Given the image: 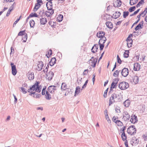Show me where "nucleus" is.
Here are the masks:
<instances>
[{"label":"nucleus","mask_w":147,"mask_h":147,"mask_svg":"<svg viewBox=\"0 0 147 147\" xmlns=\"http://www.w3.org/2000/svg\"><path fill=\"white\" fill-rule=\"evenodd\" d=\"M115 111L117 113H120V108L119 107H116L115 108Z\"/></svg>","instance_id":"09e8293b"},{"label":"nucleus","mask_w":147,"mask_h":147,"mask_svg":"<svg viewBox=\"0 0 147 147\" xmlns=\"http://www.w3.org/2000/svg\"><path fill=\"white\" fill-rule=\"evenodd\" d=\"M88 82V80H87L86 81L84 85L83 86L82 88H85L86 87V86L87 85V84Z\"/></svg>","instance_id":"bf43d9fd"},{"label":"nucleus","mask_w":147,"mask_h":147,"mask_svg":"<svg viewBox=\"0 0 147 147\" xmlns=\"http://www.w3.org/2000/svg\"><path fill=\"white\" fill-rule=\"evenodd\" d=\"M122 75L124 77H126L129 74L128 69L127 68H124L122 69L121 72Z\"/></svg>","instance_id":"4468645a"},{"label":"nucleus","mask_w":147,"mask_h":147,"mask_svg":"<svg viewBox=\"0 0 147 147\" xmlns=\"http://www.w3.org/2000/svg\"><path fill=\"white\" fill-rule=\"evenodd\" d=\"M130 118V116L127 112H125L123 118L126 120H128Z\"/></svg>","instance_id":"a878e982"},{"label":"nucleus","mask_w":147,"mask_h":147,"mask_svg":"<svg viewBox=\"0 0 147 147\" xmlns=\"http://www.w3.org/2000/svg\"><path fill=\"white\" fill-rule=\"evenodd\" d=\"M145 57L146 56L144 55H143L140 58V59H141L142 61H144L145 59Z\"/></svg>","instance_id":"680f3d73"},{"label":"nucleus","mask_w":147,"mask_h":147,"mask_svg":"<svg viewBox=\"0 0 147 147\" xmlns=\"http://www.w3.org/2000/svg\"><path fill=\"white\" fill-rule=\"evenodd\" d=\"M105 32L102 31H100L98 32L96 34L97 37L100 38L99 42L100 45V50L103 49L104 47V44L106 40V38L105 36Z\"/></svg>","instance_id":"f257e3e1"},{"label":"nucleus","mask_w":147,"mask_h":147,"mask_svg":"<svg viewBox=\"0 0 147 147\" xmlns=\"http://www.w3.org/2000/svg\"><path fill=\"white\" fill-rule=\"evenodd\" d=\"M115 123L118 127H121L123 126V123L119 120L117 121Z\"/></svg>","instance_id":"473e14b6"},{"label":"nucleus","mask_w":147,"mask_h":147,"mask_svg":"<svg viewBox=\"0 0 147 147\" xmlns=\"http://www.w3.org/2000/svg\"><path fill=\"white\" fill-rule=\"evenodd\" d=\"M127 133L130 135H134L136 133V129L134 125L129 126L127 130Z\"/></svg>","instance_id":"20e7f679"},{"label":"nucleus","mask_w":147,"mask_h":147,"mask_svg":"<svg viewBox=\"0 0 147 147\" xmlns=\"http://www.w3.org/2000/svg\"><path fill=\"white\" fill-rule=\"evenodd\" d=\"M29 24L31 27L33 28L35 25V22L33 20H30L29 22Z\"/></svg>","instance_id":"f704fd0d"},{"label":"nucleus","mask_w":147,"mask_h":147,"mask_svg":"<svg viewBox=\"0 0 147 147\" xmlns=\"http://www.w3.org/2000/svg\"><path fill=\"white\" fill-rule=\"evenodd\" d=\"M37 3L35 4L34 7L33 9V11L35 12L40 7L41 5L42 4V0H36Z\"/></svg>","instance_id":"1a4fd4ad"},{"label":"nucleus","mask_w":147,"mask_h":147,"mask_svg":"<svg viewBox=\"0 0 147 147\" xmlns=\"http://www.w3.org/2000/svg\"><path fill=\"white\" fill-rule=\"evenodd\" d=\"M21 16H20V17L18 19H17V20L14 22V23L13 24V26L14 25H15L18 23V22L19 21V20L20 19V18H21Z\"/></svg>","instance_id":"5fc2aeb1"},{"label":"nucleus","mask_w":147,"mask_h":147,"mask_svg":"<svg viewBox=\"0 0 147 147\" xmlns=\"http://www.w3.org/2000/svg\"><path fill=\"white\" fill-rule=\"evenodd\" d=\"M108 91V89H106L104 92V93L103 95L104 97L106 98L107 96V93Z\"/></svg>","instance_id":"4d7b16f0"},{"label":"nucleus","mask_w":147,"mask_h":147,"mask_svg":"<svg viewBox=\"0 0 147 147\" xmlns=\"http://www.w3.org/2000/svg\"><path fill=\"white\" fill-rule=\"evenodd\" d=\"M129 14V12L128 11H124L123 13V17L124 18H126L128 16Z\"/></svg>","instance_id":"37998d69"},{"label":"nucleus","mask_w":147,"mask_h":147,"mask_svg":"<svg viewBox=\"0 0 147 147\" xmlns=\"http://www.w3.org/2000/svg\"><path fill=\"white\" fill-rule=\"evenodd\" d=\"M144 22L142 21L136 26L135 30L137 31L140 29H142L143 28Z\"/></svg>","instance_id":"a211bd4d"},{"label":"nucleus","mask_w":147,"mask_h":147,"mask_svg":"<svg viewBox=\"0 0 147 147\" xmlns=\"http://www.w3.org/2000/svg\"><path fill=\"white\" fill-rule=\"evenodd\" d=\"M43 66V64L42 62H39L37 65V70L38 71H40L42 69Z\"/></svg>","instance_id":"b1692460"},{"label":"nucleus","mask_w":147,"mask_h":147,"mask_svg":"<svg viewBox=\"0 0 147 147\" xmlns=\"http://www.w3.org/2000/svg\"><path fill=\"white\" fill-rule=\"evenodd\" d=\"M52 54V51L51 49L48 51H47V53L46 54V56L47 57H49Z\"/></svg>","instance_id":"2f4dec72"},{"label":"nucleus","mask_w":147,"mask_h":147,"mask_svg":"<svg viewBox=\"0 0 147 147\" xmlns=\"http://www.w3.org/2000/svg\"><path fill=\"white\" fill-rule=\"evenodd\" d=\"M10 65L11 67L12 74L13 75L15 76L17 72L16 66L12 62L11 63Z\"/></svg>","instance_id":"f8f14e48"},{"label":"nucleus","mask_w":147,"mask_h":147,"mask_svg":"<svg viewBox=\"0 0 147 147\" xmlns=\"http://www.w3.org/2000/svg\"><path fill=\"white\" fill-rule=\"evenodd\" d=\"M140 15H138L137 16V18H138L137 21L136 22L133 24V25H135L137 24V23L140 21Z\"/></svg>","instance_id":"49530a36"},{"label":"nucleus","mask_w":147,"mask_h":147,"mask_svg":"<svg viewBox=\"0 0 147 147\" xmlns=\"http://www.w3.org/2000/svg\"><path fill=\"white\" fill-rule=\"evenodd\" d=\"M27 76L28 79L30 80H33L34 78V77L33 73L30 72H28Z\"/></svg>","instance_id":"aec40b11"},{"label":"nucleus","mask_w":147,"mask_h":147,"mask_svg":"<svg viewBox=\"0 0 147 147\" xmlns=\"http://www.w3.org/2000/svg\"><path fill=\"white\" fill-rule=\"evenodd\" d=\"M119 87L122 90H124L129 87L128 83L125 82H122L119 84Z\"/></svg>","instance_id":"6e6552de"},{"label":"nucleus","mask_w":147,"mask_h":147,"mask_svg":"<svg viewBox=\"0 0 147 147\" xmlns=\"http://www.w3.org/2000/svg\"><path fill=\"white\" fill-rule=\"evenodd\" d=\"M54 76L53 73L51 71L49 72H47L46 74V78L49 80H52Z\"/></svg>","instance_id":"9b49d317"},{"label":"nucleus","mask_w":147,"mask_h":147,"mask_svg":"<svg viewBox=\"0 0 147 147\" xmlns=\"http://www.w3.org/2000/svg\"><path fill=\"white\" fill-rule=\"evenodd\" d=\"M137 121V116L135 115H132L131 116V118L130 119V121L132 123H134Z\"/></svg>","instance_id":"f3484780"},{"label":"nucleus","mask_w":147,"mask_h":147,"mask_svg":"<svg viewBox=\"0 0 147 147\" xmlns=\"http://www.w3.org/2000/svg\"><path fill=\"white\" fill-rule=\"evenodd\" d=\"M98 48V45L95 44L92 49V52L93 53H95L97 51Z\"/></svg>","instance_id":"4be33fe9"},{"label":"nucleus","mask_w":147,"mask_h":147,"mask_svg":"<svg viewBox=\"0 0 147 147\" xmlns=\"http://www.w3.org/2000/svg\"><path fill=\"white\" fill-rule=\"evenodd\" d=\"M14 52V49L13 47H11V52L10 53V54L11 55L12 52Z\"/></svg>","instance_id":"69168bd1"},{"label":"nucleus","mask_w":147,"mask_h":147,"mask_svg":"<svg viewBox=\"0 0 147 147\" xmlns=\"http://www.w3.org/2000/svg\"><path fill=\"white\" fill-rule=\"evenodd\" d=\"M45 88H43L42 91V95H44L45 94Z\"/></svg>","instance_id":"e2e57ef3"},{"label":"nucleus","mask_w":147,"mask_h":147,"mask_svg":"<svg viewBox=\"0 0 147 147\" xmlns=\"http://www.w3.org/2000/svg\"><path fill=\"white\" fill-rule=\"evenodd\" d=\"M140 68V65L138 63H134V70L135 71H139Z\"/></svg>","instance_id":"6ab92c4d"},{"label":"nucleus","mask_w":147,"mask_h":147,"mask_svg":"<svg viewBox=\"0 0 147 147\" xmlns=\"http://www.w3.org/2000/svg\"><path fill=\"white\" fill-rule=\"evenodd\" d=\"M80 88L79 86H77L76 87V90H75V95L76 96V94H78L80 92Z\"/></svg>","instance_id":"58836bf2"},{"label":"nucleus","mask_w":147,"mask_h":147,"mask_svg":"<svg viewBox=\"0 0 147 147\" xmlns=\"http://www.w3.org/2000/svg\"><path fill=\"white\" fill-rule=\"evenodd\" d=\"M125 126H123L122 127L120 130V132L122 133L121 135V138L122 140L123 141L127 140V136L125 133L124 130L125 129Z\"/></svg>","instance_id":"0eeeda50"},{"label":"nucleus","mask_w":147,"mask_h":147,"mask_svg":"<svg viewBox=\"0 0 147 147\" xmlns=\"http://www.w3.org/2000/svg\"><path fill=\"white\" fill-rule=\"evenodd\" d=\"M63 18V16L62 15L59 14L58 15L57 17V19L59 22H61L62 21Z\"/></svg>","instance_id":"c9c22d12"},{"label":"nucleus","mask_w":147,"mask_h":147,"mask_svg":"<svg viewBox=\"0 0 147 147\" xmlns=\"http://www.w3.org/2000/svg\"><path fill=\"white\" fill-rule=\"evenodd\" d=\"M133 35L132 34H130L127 38L126 41L127 42V47L129 48L132 47L133 44V40L132 39Z\"/></svg>","instance_id":"39448f33"},{"label":"nucleus","mask_w":147,"mask_h":147,"mask_svg":"<svg viewBox=\"0 0 147 147\" xmlns=\"http://www.w3.org/2000/svg\"><path fill=\"white\" fill-rule=\"evenodd\" d=\"M67 84L64 83H62L61 85V88L62 90H65L68 88Z\"/></svg>","instance_id":"7c9ffc66"},{"label":"nucleus","mask_w":147,"mask_h":147,"mask_svg":"<svg viewBox=\"0 0 147 147\" xmlns=\"http://www.w3.org/2000/svg\"><path fill=\"white\" fill-rule=\"evenodd\" d=\"M138 2V0H130V4L131 5H133L136 4Z\"/></svg>","instance_id":"72a5a7b5"},{"label":"nucleus","mask_w":147,"mask_h":147,"mask_svg":"<svg viewBox=\"0 0 147 147\" xmlns=\"http://www.w3.org/2000/svg\"><path fill=\"white\" fill-rule=\"evenodd\" d=\"M53 95L51 94L50 92H49V91L47 90L46 92L45 96L47 99H49L51 98V96Z\"/></svg>","instance_id":"c85d7f7f"},{"label":"nucleus","mask_w":147,"mask_h":147,"mask_svg":"<svg viewBox=\"0 0 147 147\" xmlns=\"http://www.w3.org/2000/svg\"><path fill=\"white\" fill-rule=\"evenodd\" d=\"M136 9V7L135 6H133L131 7L129 9V11L130 12H132L133 11H134Z\"/></svg>","instance_id":"c03bdc74"},{"label":"nucleus","mask_w":147,"mask_h":147,"mask_svg":"<svg viewBox=\"0 0 147 147\" xmlns=\"http://www.w3.org/2000/svg\"><path fill=\"white\" fill-rule=\"evenodd\" d=\"M92 76H93V78H92V81L93 83H94L95 80V75L94 74H93Z\"/></svg>","instance_id":"774afa93"},{"label":"nucleus","mask_w":147,"mask_h":147,"mask_svg":"<svg viewBox=\"0 0 147 147\" xmlns=\"http://www.w3.org/2000/svg\"><path fill=\"white\" fill-rule=\"evenodd\" d=\"M40 96V95L38 94H34L33 97L35 98H39Z\"/></svg>","instance_id":"6e6d98bb"},{"label":"nucleus","mask_w":147,"mask_h":147,"mask_svg":"<svg viewBox=\"0 0 147 147\" xmlns=\"http://www.w3.org/2000/svg\"><path fill=\"white\" fill-rule=\"evenodd\" d=\"M118 79L116 78L114 79L113 82V83H115V84H117V83L118 82Z\"/></svg>","instance_id":"0e129e2a"},{"label":"nucleus","mask_w":147,"mask_h":147,"mask_svg":"<svg viewBox=\"0 0 147 147\" xmlns=\"http://www.w3.org/2000/svg\"><path fill=\"white\" fill-rule=\"evenodd\" d=\"M39 82H36L32 87L28 90V92L31 93V94H34L36 92H40L41 90V88L39 86Z\"/></svg>","instance_id":"f03ea898"},{"label":"nucleus","mask_w":147,"mask_h":147,"mask_svg":"<svg viewBox=\"0 0 147 147\" xmlns=\"http://www.w3.org/2000/svg\"><path fill=\"white\" fill-rule=\"evenodd\" d=\"M139 79L138 77L137 76H133L131 80V82L134 84H137L139 82Z\"/></svg>","instance_id":"ddd939ff"},{"label":"nucleus","mask_w":147,"mask_h":147,"mask_svg":"<svg viewBox=\"0 0 147 147\" xmlns=\"http://www.w3.org/2000/svg\"><path fill=\"white\" fill-rule=\"evenodd\" d=\"M106 24L107 27L109 29H111L113 28V25L112 23L109 22H106Z\"/></svg>","instance_id":"cd10ccee"},{"label":"nucleus","mask_w":147,"mask_h":147,"mask_svg":"<svg viewBox=\"0 0 147 147\" xmlns=\"http://www.w3.org/2000/svg\"><path fill=\"white\" fill-rule=\"evenodd\" d=\"M128 51H125L124 54V57L125 58L129 56V54L128 53Z\"/></svg>","instance_id":"de8ad7c7"},{"label":"nucleus","mask_w":147,"mask_h":147,"mask_svg":"<svg viewBox=\"0 0 147 147\" xmlns=\"http://www.w3.org/2000/svg\"><path fill=\"white\" fill-rule=\"evenodd\" d=\"M113 8L112 6H109L107 7V9L108 10H110L111 9H112Z\"/></svg>","instance_id":"338daca9"},{"label":"nucleus","mask_w":147,"mask_h":147,"mask_svg":"<svg viewBox=\"0 0 147 147\" xmlns=\"http://www.w3.org/2000/svg\"><path fill=\"white\" fill-rule=\"evenodd\" d=\"M21 89L22 91L24 94H25L27 93V91L24 89L22 87L20 88Z\"/></svg>","instance_id":"052dcab7"},{"label":"nucleus","mask_w":147,"mask_h":147,"mask_svg":"<svg viewBox=\"0 0 147 147\" xmlns=\"http://www.w3.org/2000/svg\"><path fill=\"white\" fill-rule=\"evenodd\" d=\"M124 106L126 107H128L130 105V100L128 99L126 100L123 103Z\"/></svg>","instance_id":"c756f323"},{"label":"nucleus","mask_w":147,"mask_h":147,"mask_svg":"<svg viewBox=\"0 0 147 147\" xmlns=\"http://www.w3.org/2000/svg\"><path fill=\"white\" fill-rule=\"evenodd\" d=\"M147 13V7L145 9L144 11L141 13V15H142V16H144Z\"/></svg>","instance_id":"a19ab883"},{"label":"nucleus","mask_w":147,"mask_h":147,"mask_svg":"<svg viewBox=\"0 0 147 147\" xmlns=\"http://www.w3.org/2000/svg\"><path fill=\"white\" fill-rule=\"evenodd\" d=\"M38 15L36 13H32L30 14L29 16L27 18L26 21H28V20L29 19V18L33 17H38Z\"/></svg>","instance_id":"393cba45"},{"label":"nucleus","mask_w":147,"mask_h":147,"mask_svg":"<svg viewBox=\"0 0 147 147\" xmlns=\"http://www.w3.org/2000/svg\"><path fill=\"white\" fill-rule=\"evenodd\" d=\"M56 62V59L55 58H52L49 63V64L51 66H53Z\"/></svg>","instance_id":"5701e85b"},{"label":"nucleus","mask_w":147,"mask_h":147,"mask_svg":"<svg viewBox=\"0 0 147 147\" xmlns=\"http://www.w3.org/2000/svg\"><path fill=\"white\" fill-rule=\"evenodd\" d=\"M119 70H117L116 71L113 73V76L115 77H117L119 75Z\"/></svg>","instance_id":"ea45409f"},{"label":"nucleus","mask_w":147,"mask_h":147,"mask_svg":"<svg viewBox=\"0 0 147 147\" xmlns=\"http://www.w3.org/2000/svg\"><path fill=\"white\" fill-rule=\"evenodd\" d=\"M142 137L145 141L147 140V134H145L143 135Z\"/></svg>","instance_id":"3c124183"},{"label":"nucleus","mask_w":147,"mask_h":147,"mask_svg":"<svg viewBox=\"0 0 147 147\" xmlns=\"http://www.w3.org/2000/svg\"><path fill=\"white\" fill-rule=\"evenodd\" d=\"M116 98L115 94H113L110 98L109 100V105H110L113 103L115 102V99Z\"/></svg>","instance_id":"dca6fc26"},{"label":"nucleus","mask_w":147,"mask_h":147,"mask_svg":"<svg viewBox=\"0 0 147 147\" xmlns=\"http://www.w3.org/2000/svg\"><path fill=\"white\" fill-rule=\"evenodd\" d=\"M12 9H9V10H8L7 14H6V16H8L10 14V13L11 12V11L12 10Z\"/></svg>","instance_id":"864d4df0"},{"label":"nucleus","mask_w":147,"mask_h":147,"mask_svg":"<svg viewBox=\"0 0 147 147\" xmlns=\"http://www.w3.org/2000/svg\"><path fill=\"white\" fill-rule=\"evenodd\" d=\"M25 30L22 31H20L18 34V36H23L26 34L25 32Z\"/></svg>","instance_id":"4c0bfd02"},{"label":"nucleus","mask_w":147,"mask_h":147,"mask_svg":"<svg viewBox=\"0 0 147 147\" xmlns=\"http://www.w3.org/2000/svg\"><path fill=\"white\" fill-rule=\"evenodd\" d=\"M88 73V69H85L84 70L83 74V75H87Z\"/></svg>","instance_id":"603ef678"},{"label":"nucleus","mask_w":147,"mask_h":147,"mask_svg":"<svg viewBox=\"0 0 147 147\" xmlns=\"http://www.w3.org/2000/svg\"><path fill=\"white\" fill-rule=\"evenodd\" d=\"M117 62L119 64H121V61L119 57V55H117Z\"/></svg>","instance_id":"8fccbe9b"},{"label":"nucleus","mask_w":147,"mask_h":147,"mask_svg":"<svg viewBox=\"0 0 147 147\" xmlns=\"http://www.w3.org/2000/svg\"><path fill=\"white\" fill-rule=\"evenodd\" d=\"M47 19L45 18H42L40 19V22L41 24H45L47 22Z\"/></svg>","instance_id":"bb28decb"},{"label":"nucleus","mask_w":147,"mask_h":147,"mask_svg":"<svg viewBox=\"0 0 147 147\" xmlns=\"http://www.w3.org/2000/svg\"><path fill=\"white\" fill-rule=\"evenodd\" d=\"M97 60V58H94L93 57H92L89 61L88 62L91 66L93 67H95L96 66Z\"/></svg>","instance_id":"423d86ee"},{"label":"nucleus","mask_w":147,"mask_h":147,"mask_svg":"<svg viewBox=\"0 0 147 147\" xmlns=\"http://www.w3.org/2000/svg\"><path fill=\"white\" fill-rule=\"evenodd\" d=\"M56 88L57 87L56 86H50L49 87L48 90L49 91V92H50L51 94L53 95L56 91Z\"/></svg>","instance_id":"9d476101"},{"label":"nucleus","mask_w":147,"mask_h":147,"mask_svg":"<svg viewBox=\"0 0 147 147\" xmlns=\"http://www.w3.org/2000/svg\"><path fill=\"white\" fill-rule=\"evenodd\" d=\"M51 3L49 2L47 3L46 4L47 7V10L45 12V15L47 17H50L54 13L53 10L52 9Z\"/></svg>","instance_id":"7ed1b4c3"},{"label":"nucleus","mask_w":147,"mask_h":147,"mask_svg":"<svg viewBox=\"0 0 147 147\" xmlns=\"http://www.w3.org/2000/svg\"><path fill=\"white\" fill-rule=\"evenodd\" d=\"M112 121L115 123H116L117 121H119L118 120V117L116 116H114L112 118Z\"/></svg>","instance_id":"79ce46f5"},{"label":"nucleus","mask_w":147,"mask_h":147,"mask_svg":"<svg viewBox=\"0 0 147 147\" xmlns=\"http://www.w3.org/2000/svg\"><path fill=\"white\" fill-rule=\"evenodd\" d=\"M27 34L26 33L22 36V40L24 42H26L27 39Z\"/></svg>","instance_id":"e433bc0d"},{"label":"nucleus","mask_w":147,"mask_h":147,"mask_svg":"<svg viewBox=\"0 0 147 147\" xmlns=\"http://www.w3.org/2000/svg\"><path fill=\"white\" fill-rule=\"evenodd\" d=\"M114 6L115 7H120L122 4V2L120 0H117L113 3Z\"/></svg>","instance_id":"2eb2a0df"},{"label":"nucleus","mask_w":147,"mask_h":147,"mask_svg":"<svg viewBox=\"0 0 147 147\" xmlns=\"http://www.w3.org/2000/svg\"><path fill=\"white\" fill-rule=\"evenodd\" d=\"M120 12L116 11L113 14V17L115 19H117L120 16Z\"/></svg>","instance_id":"412c9836"},{"label":"nucleus","mask_w":147,"mask_h":147,"mask_svg":"<svg viewBox=\"0 0 147 147\" xmlns=\"http://www.w3.org/2000/svg\"><path fill=\"white\" fill-rule=\"evenodd\" d=\"M117 84H115V83L112 82L111 84V88H115L116 87V85Z\"/></svg>","instance_id":"13d9d810"},{"label":"nucleus","mask_w":147,"mask_h":147,"mask_svg":"<svg viewBox=\"0 0 147 147\" xmlns=\"http://www.w3.org/2000/svg\"><path fill=\"white\" fill-rule=\"evenodd\" d=\"M105 118L107 120H108V119H109V117L108 116V113H107V110H105Z\"/></svg>","instance_id":"a18cd8bd"}]
</instances>
